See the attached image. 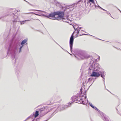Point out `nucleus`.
<instances>
[{"label": "nucleus", "mask_w": 121, "mask_h": 121, "mask_svg": "<svg viewBox=\"0 0 121 121\" xmlns=\"http://www.w3.org/2000/svg\"><path fill=\"white\" fill-rule=\"evenodd\" d=\"M20 42L19 40L15 39L9 45L8 48L7 55L11 56V59L13 60L15 58L17 48L20 46Z\"/></svg>", "instance_id": "nucleus-1"}, {"label": "nucleus", "mask_w": 121, "mask_h": 121, "mask_svg": "<svg viewBox=\"0 0 121 121\" xmlns=\"http://www.w3.org/2000/svg\"><path fill=\"white\" fill-rule=\"evenodd\" d=\"M99 64L97 63L92 64L88 69V73H92L90 76L92 77H98L100 76V71L101 68Z\"/></svg>", "instance_id": "nucleus-2"}, {"label": "nucleus", "mask_w": 121, "mask_h": 121, "mask_svg": "<svg viewBox=\"0 0 121 121\" xmlns=\"http://www.w3.org/2000/svg\"><path fill=\"white\" fill-rule=\"evenodd\" d=\"M56 15H58L57 17L56 18V19L58 20L59 19H62V20L63 22H65L69 23L67 20H69L72 21V20H70L68 16H67L66 18L64 17V13L63 11H57L56 12Z\"/></svg>", "instance_id": "nucleus-3"}, {"label": "nucleus", "mask_w": 121, "mask_h": 121, "mask_svg": "<svg viewBox=\"0 0 121 121\" xmlns=\"http://www.w3.org/2000/svg\"><path fill=\"white\" fill-rule=\"evenodd\" d=\"M74 52L81 59H84L89 57L86 54L85 52L79 49H76L74 50Z\"/></svg>", "instance_id": "nucleus-4"}, {"label": "nucleus", "mask_w": 121, "mask_h": 121, "mask_svg": "<svg viewBox=\"0 0 121 121\" xmlns=\"http://www.w3.org/2000/svg\"><path fill=\"white\" fill-rule=\"evenodd\" d=\"M12 15L13 16V19L12 20L13 22L14 23V24L17 22H19L20 23V24L21 25L24 24L25 22L27 21H30V20H26L25 21H19V18L18 16H17L16 15H15L14 13H12Z\"/></svg>", "instance_id": "nucleus-5"}, {"label": "nucleus", "mask_w": 121, "mask_h": 121, "mask_svg": "<svg viewBox=\"0 0 121 121\" xmlns=\"http://www.w3.org/2000/svg\"><path fill=\"white\" fill-rule=\"evenodd\" d=\"M74 32H73L72 34L69 41V45L70 49V50L71 52H72L73 49V44L74 40V36L73 35Z\"/></svg>", "instance_id": "nucleus-6"}, {"label": "nucleus", "mask_w": 121, "mask_h": 121, "mask_svg": "<svg viewBox=\"0 0 121 121\" xmlns=\"http://www.w3.org/2000/svg\"><path fill=\"white\" fill-rule=\"evenodd\" d=\"M73 103L72 102H70L68 103V105H59L57 109L58 110L61 111L64 110L68 107H70V106L69 105V104L71 105Z\"/></svg>", "instance_id": "nucleus-7"}, {"label": "nucleus", "mask_w": 121, "mask_h": 121, "mask_svg": "<svg viewBox=\"0 0 121 121\" xmlns=\"http://www.w3.org/2000/svg\"><path fill=\"white\" fill-rule=\"evenodd\" d=\"M100 114L101 116V118L104 121H110L109 117L102 112H100Z\"/></svg>", "instance_id": "nucleus-8"}, {"label": "nucleus", "mask_w": 121, "mask_h": 121, "mask_svg": "<svg viewBox=\"0 0 121 121\" xmlns=\"http://www.w3.org/2000/svg\"><path fill=\"white\" fill-rule=\"evenodd\" d=\"M81 95H80L79 96H77V101L76 102L77 103H80L82 104L83 105H85V103H84V101L83 100V99L81 98Z\"/></svg>", "instance_id": "nucleus-9"}, {"label": "nucleus", "mask_w": 121, "mask_h": 121, "mask_svg": "<svg viewBox=\"0 0 121 121\" xmlns=\"http://www.w3.org/2000/svg\"><path fill=\"white\" fill-rule=\"evenodd\" d=\"M43 16H44L50 18L49 17H54L55 19H56V18L55 16L56 15V12H53L51 13H50L49 14L48 16H47L46 15L43 14Z\"/></svg>", "instance_id": "nucleus-10"}, {"label": "nucleus", "mask_w": 121, "mask_h": 121, "mask_svg": "<svg viewBox=\"0 0 121 121\" xmlns=\"http://www.w3.org/2000/svg\"><path fill=\"white\" fill-rule=\"evenodd\" d=\"M89 104L92 108L95 110L97 111L100 114V112H102L98 109L96 107L93 106L91 103L90 102H89Z\"/></svg>", "instance_id": "nucleus-11"}, {"label": "nucleus", "mask_w": 121, "mask_h": 121, "mask_svg": "<svg viewBox=\"0 0 121 121\" xmlns=\"http://www.w3.org/2000/svg\"><path fill=\"white\" fill-rule=\"evenodd\" d=\"M28 39L26 38L25 39L23 40L21 43V45H24V44H26L27 45V41Z\"/></svg>", "instance_id": "nucleus-12"}, {"label": "nucleus", "mask_w": 121, "mask_h": 121, "mask_svg": "<svg viewBox=\"0 0 121 121\" xmlns=\"http://www.w3.org/2000/svg\"><path fill=\"white\" fill-rule=\"evenodd\" d=\"M48 108L47 107H43V108H40L39 110V112L40 113L42 112L45 111L47 110Z\"/></svg>", "instance_id": "nucleus-13"}, {"label": "nucleus", "mask_w": 121, "mask_h": 121, "mask_svg": "<svg viewBox=\"0 0 121 121\" xmlns=\"http://www.w3.org/2000/svg\"><path fill=\"white\" fill-rule=\"evenodd\" d=\"M77 96H73L71 97V99L73 102H75L77 101Z\"/></svg>", "instance_id": "nucleus-14"}, {"label": "nucleus", "mask_w": 121, "mask_h": 121, "mask_svg": "<svg viewBox=\"0 0 121 121\" xmlns=\"http://www.w3.org/2000/svg\"><path fill=\"white\" fill-rule=\"evenodd\" d=\"M39 112L38 111H36L35 113V114H34V117H37L39 115Z\"/></svg>", "instance_id": "nucleus-15"}, {"label": "nucleus", "mask_w": 121, "mask_h": 121, "mask_svg": "<svg viewBox=\"0 0 121 121\" xmlns=\"http://www.w3.org/2000/svg\"><path fill=\"white\" fill-rule=\"evenodd\" d=\"M56 113H55V112H54L52 114H51L49 117L48 118V119L46 120V121H48V120H49V119H50V118H51V117H52L53 115L55 114Z\"/></svg>", "instance_id": "nucleus-16"}, {"label": "nucleus", "mask_w": 121, "mask_h": 121, "mask_svg": "<svg viewBox=\"0 0 121 121\" xmlns=\"http://www.w3.org/2000/svg\"><path fill=\"white\" fill-rule=\"evenodd\" d=\"M90 4V7H92L93 6L95 8L96 7V6L95 5V3H94V4H93V3L92 4L91 3H89V4Z\"/></svg>", "instance_id": "nucleus-17"}, {"label": "nucleus", "mask_w": 121, "mask_h": 121, "mask_svg": "<svg viewBox=\"0 0 121 121\" xmlns=\"http://www.w3.org/2000/svg\"><path fill=\"white\" fill-rule=\"evenodd\" d=\"M101 71L100 70V76L102 78H105V76L106 75L101 74Z\"/></svg>", "instance_id": "nucleus-18"}, {"label": "nucleus", "mask_w": 121, "mask_h": 121, "mask_svg": "<svg viewBox=\"0 0 121 121\" xmlns=\"http://www.w3.org/2000/svg\"><path fill=\"white\" fill-rule=\"evenodd\" d=\"M91 2H92L94 4V0H89V1H88L87 3L88 4L89 3H90Z\"/></svg>", "instance_id": "nucleus-19"}, {"label": "nucleus", "mask_w": 121, "mask_h": 121, "mask_svg": "<svg viewBox=\"0 0 121 121\" xmlns=\"http://www.w3.org/2000/svg\"><path fill=\"white\" fill-rule=\"evenodd\" d=\"M20 72V71H19L18 70H17L15 71L16 74L17 75H18V76Z\"/></svg>", "instance_id": "nucleus-20"}, {"label": "nucleus", "mask_w": 121, "mask_h": 121, "mask_svg": "<svg viewBox=\"0 0 121 121\" xmlns=\"http://www.w3.org/2000/svg\"><path fill=\"white\" fill-rule=\"evenodd\" d=\"M73 28H74V30H77V34H79V31H80V30H78V28H76V29L74 26H73Z\"/></svg>", "instance_id": "nucleus-21"}, {"label": "nucleus", "mask_w": 121, "mask_h": 121, "mask_svg": "<svg viewBox=\"0 0 121 121\" xmlns=\"http://www.w3.org/2000/svg\"><path fill=\"white\" fill-rule=\"evenodd\" d=\"M19 11H20V10H19L18 11V10H16V12H15V13H12L11 14H10V15L11 16H12V17H13V16L12 15V13H14L15 15V14L16 15H16H17V12H18Z\"/></svg>", "instance_id": "nucleus-22"}, {"label": "nucleus", "mask_w": 121, "mask_h": 121, "mask_svg": "<svg viewBox=\"0 0 121 121\" xmlns=\"http://www.w3.org/2000/svg\"><path fill=\"white\" fill-rule=\"evenodd\" d=\"M91 78H89L88 79V80L87 81V83H88V82H91Z\"/></svg>", "instance_id": "nucleus-23"}, {"label": "nucleus", "mask_w": 121, "mask_h": 121, "mask_svg": "<svg viewBox=\"0 0 121 121\" xmlns=\"http://www.w3.org/2000/svg\"><path fill=\"white\" fill-rule=\"evenodd\" d=\"M86 91H85L84 94V95H85V99H86V98H87V97H86Z\"/></svg>", "instance_id": "nucleus-24"}, {"label": "nucleus", "mask_w": 121, "mask_h": 121, "mask_svg": "<svg viewBox=\"0 0 121 121\" xmlns=\"http://www.w3.org/2000/svg\"><path fill=\"white\" fill-rule=\"evenodd\" d=\"M97 77H95V78H94V79H93V81L92 82V83L91 84V85L96 80V79H97V78H96Z\"/></svg>", "instance_id": "nucleus-25"}, {"label": "nucleus", "mask_w": 121, "mask_h": 121, "mask_svg": "<svg viewBox=\"0 0 121 121\" xmlns=\"http://www.w3.org/2000/svg\"><path fill=\"white\" fill-rule=\"evenodd\" d=\"M101 74L106 75V73L105 71H101Z\"/></svg>", "instance_id": "nucleus-26"}, {"label": "nucleus", "mask_w": 121, "mask_h": 121, "mask_svg": "<svg viewBox=\"0 0 121 121\" xmlns=\"http://www.w3.org/2000/svg\"><path fill=\"white\" fill-rule=\"evenodd\" d=\"M35 10L37 11H40V12H42L45 13V11H43L40 10Z\"/></svg>", "instance_id": "nucleus-27"}, {"label": "nucleus", "mask_w": 121, "mask_h": 121, "mask_svg": "<svg viewBox=\"0 0 121 121\" xmlns=\"http://www.w3.org/2000/svg\"><path fill=\"white\" fill-rule=\"evenodd\" d=\"M24 1H25L26 2H27L28 4H30V5H31V6H32L33 5L31 4L29 2H28L26 0H24Z\"/></svg>", "instance_id": "nucleus-28"}, {"label": "nucleus", "mask_w": 121, "mask_h": 121, "mask_svg": "<svg viewBox=\"0 0 121 121\" xmlns=\"http://www.w3.org/2000/svg\"><path fill=\"white\" fill-rule=\"evenodd\" d=\"M83 0H80L78 1V2H77V3H75L74 4H78V2H80V1L83 2Z\"/></svg>", "instance_id": "nucleus-29"}, {"label": "nucleus", "mask_w": 121, "mask_h": 121, "mask_svg": "<svg viewBox=\"0 0 121 121\" xmlns=\"http://www.w3.org/2000/svg\"><path fill=\"white\" fill-rule=\"evenodd\" d=\"M103 78V81L104 82V85L105 86V78Z\"/></svg>", "instance_id": "nucleus-30"}, {"label": "nucleus", "mask_w": 121, "mask_h": 121, "mask_svg": "<svg viewBox=\"0 0 121 121\" xmlns=\"http://www.w3.org/2000/svg\"><path fill=\"white\" fill-rule=\"evenodd\" d=\"M22 48H19V53H20L21 51V50H22Z\"/></svg>", "instance_id": "nucleus-31"}, {"label": "nucleus", "mask_w": 121, "mask_h": 121, "mask_svg": "<svg viewBox=\"0 0 121 121\" xmlns=\"http://www.w3.org/2000/svg\"><path fill=\"white\" fill-rule=\"evenodd\" d=\"M32 13L34 14L35 15H37L39 16H40V15H39V14H37L36 13H33V12Z\"/></svg>", "instance_id": "nucleus-32"}, {"label": "nucleus", "mask_w": 121, "mask_h": 121, "mask_svg": "<svg viewBox=\"0 0 121 121\" xmlns=\"http://www.w3.org/2000/svg\"><path fill=\"white\" fill-rule=\"evenodd\" d=\"M34 115V113L33 114H32L30 116V117L31 118V117H33Z\"/></svg>", "instance_id": "nucleus-33"}, {"label": "nucleus", "mask_w": 121, "mask_h": 121, "mask_svg": "<svg viewBox=\"0 0 121 121\" xmlns=\"http://www.w3.org/2000/svg\"><path fill=\"white\" fill-rule=\"evenodd\" d=\"M106 13L108 14H109L110 16H111V14H110V13L109 12H108L107 11H106Z\"/></svg>", "instance_id": "nucleus-34"}, {"label": "nucleus", "mask_w": 121, "mask_h": 121, "mask_svg": "<svg viewBox=\"0 0 121 121\" xmlns=\"http://www.w3.org/2000/svg\"><path fill=\"white\" fill-rule=\"evenodd\" d=\"M100 9H102V10H104V11H107L106 10H105V9H104L102 8H100Z\"/></svg>", "instance_id": "nucleus-35"}, {"label": "nucleus", "mask_w": 121, "mask_h": 121, "mask_svg": "<svg viewBox=\"0 0 121 121\" xmlns=\"http://www.w3.org/2000/svg\"><path fill=\"white\" fill-rule=\"evenodd\" d=\"M21 45L20 47V48H21L22 49V47H23L24 46V45L22 44V45Z\"/></svg>", "instance_id": "nucleus-36"}, {"label": "nucleus", "mask_w": 121, "mask_h": 121, "mask_svg": "<svg viewBox=\"0 0 121 121\" xmlns=\"http://www.w3.org/2000/svg\"><path fill=\"white\" fill-rule=\"evenodd\" d=\"M65 51V52H68L65 49H63V48H62Z\"/></svg>", "instance_id": "nucleus-37"}, {"label": "nucleus", "mask_w": 121, "mask_h": 121, "mask_svg": "<svg viewBox=\"0 0 121 121\" xmlns=\"http://www.w3.org/2000/svg\"><path fill=\"white\" fill-rule=\"evenodd\" d=\"M94 78H91V80L92 81L93 80Z\"/></svg>", "instance_id": "nucleus-38"}, {"label": "nucleus", "mask_w": 121, "mask_h": 121, "mask_svg": "<svg viewBox=\"0 0 121 121\" xmlns=\"http://www.w3.org/2000/svg\"><path fill=\"white\" fill-rule=\"evenodd\" d=\"M74 56H75V57H76V58H77L78 59H79L78 58V57H77V56H75V55H74Z\"/></svg>", "instance_id": "nucleus-39"}, {"label": "nucleus", "mask_w": 121, "mask_h": 121, "mask_svg": "<svg viewBox=\"0 0 121 121\" xmlns=\"http://www.w3.org/2000/svg\"><path fill=\"white\" fill-rule=\"evenodd\" d=\"M98 7L100 9V8H101L98 5H97Z\"/></svg>", "instance_id": "nucleus-40"}, {"label": "nucleus", "mask_w": 121, "mask_h": 121, "mask_svg": "<svg viewBox=\"0 0 121 121\" xmlns=\"http://www.w3.org/2000/svg\"><path fill=\"white\" fill-rule=\"evenodd\" d=\"M78 34H77L76 35V37H78Z\"/></svg>", "instance_id": "nucleus-41"}, {"label": "nucleus", "mask_w": 121, "mask_h": 121, "mask_svg": "<svg viewBox=\"0 0 121 121\" xmlns=\"http://www.w3.org/2000/svg\"><path fill=\"white\" fill-rule=\"evenodd\" d=\"M82 35H88L84 34H82Z\"/></svg>", "instance_id": "nucleus-42"}, {"label": "nucleus", "mask_w": 121, "mask_h": 121, "mask_svg": "<svg viewBox=\"0 0 121 121\" xmlns=\"http://www.w3.org/2000/svg\"><path fill=\"white\" fill-rule=\"evenodd\" d=\"M86 100H87V103H88V104H89V102H88V100L87 99Z\"/></svg>", "instance_id": "nucleus-43"}, {"label": "nucleus", "mask_w": 121, "mask_h": 121, "mask_svg": "<svg viewBox=\"0 0 121 121\" xmlns=\"http://www.w3.org/2000/svg\"><path fill=\"white\" fill-rule=\"evenodd\" d=\"M80 91H82V88H81L80 89Z\"/></svg>", "instance_id": "nucleus-44"}, {"label": "nucleus", "mask_w": 121, "mask_h": 121, "mask_svg": "<svg viewBox=\"0 0 121 121\" xmlns=\"http://www.w3.org/2000/svg\"><path fill=\"white\" fill-rule=\"evenodd\" d=\"M82 28V27H79V30H80L81 29V28Z\"/></svg>", "instance_id": "nucleus-45"}, {"label": "nucleus", "mask_w": 121, "mask_h": 121, "mask_svg": "<svg viewBox=\"0 0 121 121\" xmlns=\"http://www.w3.org/2000/svg\"><path fill=\"white\" fill-rule=\"evenodd\" d=\"M118 9V10H119V11L120 12V13H121V11L119 9Z\"/></svg>", "instance_id": "nucleus-46"}, {"label": "nucleus", "mask_w": 121, "mask_h": 121, "mask_svg": "<svg viewBox=\"0 0 121 121\" xmlns=\"http://www.w3.org/2000/svg\"><path fill=\"white\" fill-rule=\"evenodd\" d=\"M2 18V17H0V19H1Z\"/></svg>", "instance_id": "nucleus-47"}, {"label": "nucleus", "mask_w": 121, "mask_h": 121, "mask_svg": "<svg viewBox=\"0 0 121 121\" xmlns=\"http://www.w3.org/2000/svg\"><path fill=\"white\" fill-rule=\"evenodd\" d=\"M16 59H15V63L16 62Z\"/></svg>", "instance_id": "nucleus-48"}, {"label": "nucleus", "mask_w": 121, "mask_h": 121, "mask_svg": "<svg viewBox=\"0 0 121 121\" xmlns=\"http://www.w3.org/2000/svg\"><path fill=\"white\" fill-rule=\"evenodd\" d=\"M110 16L111 17H112V18H113V17H112V16H111H111Z\"/></svg>", "instance_id": "nucleus-49"}, {"label": "nucleus", "mask_w": 121, "mask_h": 121, "mask_svg": "<svg viewBox=\"0 0 121 121\" xmlns=\"http://www.w3.org/2000/svg\"><path fill=\"white\" fill-rule=\"evenodd\" d=\"M82 97H83L84 96V95H82Z\"/></svg>", "instance_id": "nucleus-50"}, {"label": "nucleus", "mask_w": 121, "mask_h": 121, "mask_svg": "<svg viewBox=\"0 0 121 121\" xmlns=\"http://www.w3.org/2000/svg\"><path fill=\"white\" fill-rule=\"evenodd\" d=\"M85 0H84V2H85Z\"/></svg>", "instance_id": "nucleus-51"}, {"label": "nucleus", "mask_w": 121, "mask_h": 121, "mask_svg": "<svg viewBox=\"0 0 121 121\" xmlns=\"http://www.w3.org/2000/svg\"><path fill=\"white\" fill-rule=\"evenodd\" d=\"M80 35V36H81V35Z\"/></svg>", "instance_id": "nucleus-52"}, {"label": "nucleus", "mask_w": 121, "mask_h": 121, "mask_svg": "<svg viewBox=\"0 0 121 121\" xmlns=\"http://www.w3.org/2000/svg\"><path fill=\"white\" fill-rule=\"evenodd\" d=\"M34 121V120H33L32 121Z\"/></svg>", "instance_id": "nucleus-53"}, {"label": "nucleus", "mask_w": 121, "mask_h": 121, "mask_svg": "<svg viewBox=\"0 0 121 121\" xmlns=\"http://www.w3.org/2000/svg\"><path fill=\"white\" fill-rule=\"evenodd\" d=\"M82 31H83V30H82Z\"/></svg>", "instance_id": "nucleus-54"}, {"label": "nucleus", "mask_w": 121, "mask_h": 121, "mask_svg": "<svg viewBox=\"0 0 121 121\" xmlns=\"http://www.w3.org/2000/svg\"><path fill=\"white\" fill-rule=\"evenodd\" d=\"M99 39V40H100V39Z\"/></svg>", "instance_id": "nucleus-55"}, {"label": "nucleus", "mask_w": 121, "mask_h": 121, "mask_svg": "<svg viewBox=\"0 0 121 121\" xmlns=\"http://www.w3.org/2000/svg\"><path fill=\"white\" fill-rule=\"evenodd\" d=\"M107 90H108H108H107Z\"/></svg>", "instance_id": "nucleus-56"}, {"label": "nucleus", "mask_w": 121, "mask_h": 121, "mask_svg": "<svg viewBox=\"0 0 121 121\" xmlns=\"http://www.w3.org/2000/svg\"><path fill=\"white\" fill-rule=\"evenodd\" d=\"M47 113H47H45V114H46V113Z\"/></svg>", "instance_id": "nucleus-57"}, {"label": "nucleus", "mask_w": 121, "mask_h": 121, "mask_svg": "<svg viewBox=\"0 0 121 121\" xmlns=\"http://www.w3.org/2000/svg\"><path fill=\"white\" fill-rule=\"evenodd\" d=\"M54 41L55 42H56L54 40Z\"/></svg>", "instance_id": "nucleus-58"}, {"label": "nucleus", "mask_w": 121, "mask_h": 121, "mask_svg": "<svg viewBox=\"0 0 121 121\" xmlns=\"http://www.w3.org/2000/svg\"><path fill=\"white\" fill-rule=\"evenodd\" d=\"M68 53H69V54H70L69 53V52H68Z\"/></svg>", "instance_id": "nucleus-59"}, {"label": "nucleus", "mask_w": 121, "mask_h": 121, "mask_svg": "<svg viewBox=\"0 0 121 121\" xmlns=\"http://www.w3.org/2000/svg\"><path fill=\"white\" fill-rule=\"evenodd\" d=\"M68 53H69V54H70L69 53V52H68Z\"/></svg>", "instance_id": "nucleus-60"}]
</instances>
